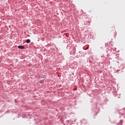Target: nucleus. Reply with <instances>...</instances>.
I'll return each mask as SVG.
<instances>
[{"label": "nucleus", "instance_id": "nucleus-2", "mask_svg": "<svg viewBox=\"0 0 125 125\" xmlns=\"http://www.w3.org/2000/svg\"><path fill=\"white\" fill-rule=\"evenodd\" d=\"M30 42H31V40L30 39H27L26 40V43H30Z\"/></svg>", "mask_w": 125, "mask_h": 125}, {"label": "nucleus", "instance_id": "nucleus-1", "mask_svg": "<svg viewBox=\"0 0 125 125\" xmlns=\"http://www.w3.org/2000/svg\"><path fill=\"white\" fill-rule=\"evenodd\" d=\"M18 48H20V49H24V48H25V47H24V46L19 45L18 46Z\"/></svg>", "mask_w": 125, "mask_h": 125}]
</instances>
